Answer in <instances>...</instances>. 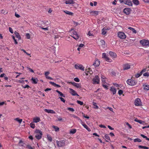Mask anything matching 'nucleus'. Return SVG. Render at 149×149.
<instances>
[{
  "instance_id": "10",
  "label": "nucleus",
  "mask_w": 149,
  "mask_h": 149,
  "mask_svg": "<svg viewBox=\"0 0 149 149\" xmlns=\"http://www.w3.org/2000/svg\"><path fill=\"white\" fill-rule=\"evenodd\" d=\"M131 65L129 63H126L123 65V70H127L130 69V68Z\"/></svg>"
},
{
  "instance_id": "23",
  "label": "nucleus",
  "mask_w": 149,
  "mask_h": 149,
  "mask_svg": "<svg viewBox=\"0 0 149 149\" xmlns=\"http://www.w3.org/2000/svg\"><path fill=\"white\" fill-rule=\"evenodd\" d=\"M15 34L16 37L18 39V40L21 39V36H20L19 33L16 31H15L14 32Z\"/></svg>"
},
{
  "instance_id": "25",
  "label": "nucleus",
  "mask_w": 149,
  "mask_h": 149,
  "mask_svg": "<svg viewBox=\"0 0 149 149\" xmlns=\"http://www.w3.org/2000/svg\"><path fill=\"white\" fill-rule=\"evenodd\" d=\"M50 83L52 84L53 86L55 87H56L57 88L60 87L61 86L60 85L58 84H57L54 82L50 81L49 82Z\"/></svg>"
},
{
  "instance_id": "15",
  "label": "nucleus",
  "mask_w": 149,
  "mask_h": 149,
  "mask_svg": "<svg viewBox=\"0 0 149 149\" xmlns=\"http://www.w3.org/2000/svg\"><path fill=\"white\" fill-rule=\"evenodd\" d=\"M45 111L48 113H51L52 114H55L56 112L52 110L47 109H45L44 110Z\"/></svg>"
},
{
  "instance_id": "62",
  "label": "nucleus",
  "mask_w": 149,
  "mask_h": 149,
  "mask_svg": "<svg viewBox=\"0 0 149 149\" xmlns=\"http://www.w3.org/2000/svg\"><path fill=\"white\" fill-rule=\"evenodd\" d=\"M19 143L21 144V146H24V144L23 143V142L21 140H20L19 141Z\"/></svg>"
},
{
  "instance_id": "46",
  "label": "nucleus",
  "mask_w": 149,
  "mask_h": 149,
  "mask_svg": "<svg viewBox=\"0 0 149 149\" xmlns=\"http://www.w3.org/2000/svg\"><path fill=\"white\" fill-rule=\"evenodd\" d=\"M26 68L28 69V70H29V71H30V72H32V73L34 72V71L33 70H32V69H31V68H30L29 67H26Z\"/></svg>"
},
{
  "instance_id": "52",
  "label": "nucleus",
  "mask_w": 149,
  "mask_h": 149,
  "mask_svg": "<svg viewBox=\"0 0 149 149\" xmlns=\"http://www.w3.org/2000/svg\"><path fill=\"white\" fill-rule=\"evenodd\" d=\"M108 109L111 111L113 112V109L111 107H107V108H105V109Z\"/></svg>"
},
{
  "instance_id": "55",
  "label": "nucleus",
  "mask_w": 149,
  "mask_h": 149,
  "mask_svg": "<svg viewBox=\"0 0 149 149\" xmlns=\"http://www.w3.org/2000/svg\"><path fill=\"white\" fill-rule=\"evenodd\" d=\"M26 148L28 149H33L32 147L30 145H26Z\"/></svg>"
},
{
  "instance_id": "9",
  "label": "nucleus",
  "mask_w": 149,
  "mask_h": 149,
  "mask_svg": "<svg viewBox=\"0 0 149 149\" xmlns=\"http://www.w3.org/2000/svg\"><path fill=\"white\" fill-rule=\"evenodd\" d=\"M69 90L70 91V93L73 96H79V95L73 89L71 88H70Z\"/></svg>"
},
{
  "instance_id": "13",
  "label": "nucleus",
  "mask_w": 149,
  "mask_h": 149,
  "mask_svg": "<svg viewBox=\"0 0 149 149\" xmlns=\"http://www.w3.org/2000/svg\"><path fill=\"white\" fill-rule=\"evenodd\" d=\"M124 3L129 6H132V3L130 0H125Z\"/></svg>"
},
{
  "instance_id": "50",
  "label": "nucleus",
  "mask_w": 149,
  "mask_h": 149,
  "mask_svg": "<svg viewBox=\"0 0 149 149\" xmlns=\"http://www.w3.org/2000/svg\"><path fill=\"white\" fill-rule=\"evenodd\" d=\"M50 73L48 71L45 72V75L46 77V78L48 76Z\"/></svg>"
},
{
  "instance_id": "21",
  "label": "nucleus",
  "mask_w": 149,
  "mask_h": 149,
  "mask_svg": "<svg viewBox=\"0 0 149 149\" xmlns=\"http://www.w3.org/2000/svg\"><path fill=\"white\" fill-rule=\"evenodd\" d=\"M65 3L66 4H73L74 3V2L73 0H68L66 1Z\"/></svg>"
},
{
  "instance_id": "18",
  "label": "nucleus",
  "mask_w": 149,
  "mask_h": 149,
  "mask_svg": "<svg viewBox=\"0 0 149 149\" xmlns=\"http://www.w3.org/2000/svg\"><path fill=\"white\" fill-rule=\"evenodd\" d=\"M33 122L37 123L40 121V118L39 117H36L33 118Z\"/></svg>"
},
{
  "instance_id": "48",
  "label": "nucleus",
  "mask_w": 149,
  "mask_h": 149,
  "mask_svg": "<svg viewBox=\"0 0 149 149\" xmlns=\"http://www.w3.org/2000/svg\"><path fill=\"white\" fill-rule=\"evenodd\" d=\"M26 36L27 39H29L30 38V34L29 33H26Z\"/></svg>"
},
{
  "instance_id": "7",
  "label": "nucleus",
  "mask_w": 149,
  "mask_h": 149,
  "mask_svg": "<svg viewBox=\"0 0 149 149\" xmlns=\"http://www.w3.org/2000/svg\"><path fill=\"white\" fill-rule=\"evenodd\" d=\"M134 104L135 106H141L142 104L141 100L139 98L136 99L134 102Z\"/></svg>"
},
{
  "instance_id": "42",
  "label": "nucleus",
  "mask_w": 149,
  "mask_h": 149,
  "mask_svg": "<svg viewBox=\"0 0 149 149\" xmlns=\"http://www.w3.org/2000/svg\"><path fill=\"white\" fill-rule=\"evenodd\" d=\"M30 126L33 129H34L35 127V124L33 123H31L30 124Z\"/></svg>"
},
{
  "instance_id": "44",
  "label": "nucleus",
  "mask_w": 149,
  "mask_h": 149,
  "mask_svg": "<svg viewBox=\"0 0 149 149\" xmlns=\"http://www.w3.org/2000/svg\"><path fill=\"white\" fill-rule=\"evenodd\" d=\"M96 103L95 102H93V105L95 106L94 108L95 109H97L98 108V106L97 105Z\"/></svg>"
},
{
  "instance_id": "17",
  "label": "nucleus",
  "mask_w": 149,
  "mask_h": 149,
  "mask_svg": "<svg viewBox=\"0 0 149 149\" xmlns=\"http://www.w3.org/2000/svg\"><path fill=\"white\" fill-rule=\"evenodd\" d=\"M110 90L112 92L113 95L115 94L116 93V89L113 86L111 87Z\"/></svg>"
},
{
  "instance_id": "5",
  "label": "nucleus",
  "mask_w": 149,
  "mask_h": 149,
  "mask_svg": "<svg viewBox=\"0 0 149 149\" xmlns=\"http://www.w3.org/2000/svg\"><path fill=\"white\" fill-rule=\"evenodd\" d=\"M56 143L58 146L59 147L64 146L65 145V141L64 140L56 141Z\"/></svg>"
},
{
  "instance_id": "63",
  "label": "nucleus",
  "mask_w": 149,
  "mask_h": 149,
  "mask_svg": "<svg viewBox=\"0 0 149 149\" xmlns=\"http://www.w3.org/2000/svg\"><path fill=\"white\" fill-rule=\"evenodd\" d=\"M99 126L101 128H106V126H105L104 125H99Z\"/></svg>"
},
{
  "instance_id": "6",
  "label": "nucleus",
  "mask_w": 149,
  "mask_h": 149,
  "mask_svg": "<svg viewBox=\"0 0 149 149\" xmlns=\"http://www.w3.org/2000/svg\"><path fill=\"white\" fill-rule=\"evenodd\" d=\"M74 67L77 69L83 71L84 70V67L81 64H77L75 65Z\"/></svg>"
},
{
  "instance_id": "22",
  "label": "nucleus",
  "mask_w": 149,
  "mask_h": 149,
  "mask_svg": "<svg viewBox=\"0 0 149 149\" xmlns=\"http://www.w3.org/2000/svg\"><path fill=\"white\" fill-rule=\"evenodd\" d=\"M99 11H92L91 13L92 15H97L98 14Z\"/></svg>"
},
{
  "instance_id": "45",
  "label": "nucleus",
  "mask_w": 149,
  "mask_h": 149,
  "mask_svg": "<svg viewBox=\"0 0 149 149\" xmlns=\"http://www.w3.org/2000/svg\"><path fill=\"white\" fill-rule=\"evenodd\" d=\"M77 103L78 104H80L81 105H82L83 104V102L79 100H77Z\"/></svg>"
},
{
  "instance_id": "59",
  "label": "nucleus",
  "mask_w": 149,
  "mask_h": 149,
  "mask_svg": "<svg viewBox=\"0 0 149 149\" xmlns=\"http://www.w3.org/2000/svg\"><path fill=\"white\" fill-rule=\"evenodd\" d=\"M107 56L106 55V54L105 53H103L102 54V58H104Z\"/></svg>"
},
{
  "instance_id": "24",
  "label": "nucleus",
  "mask_w": 149,
  "mask_h": 149,
  "mask_svg": "<svg viewBox=\"0 0 149 149\" xmlns=\"http://www.w3.org/2000/svg\"><path fill=\"white\" fill-rule=\"evenodd\" d=\"M77 131V130L75 129H72L70 130V134H75Z\"/></svg>"
},
{
  "instance_id": "36",
  "label": "nucleus",
  "mask_w": 149,
  "mask_h": 149,
  "mask_svg": "<svg viewBox=\"0 0 149 149\" xmlns=\"http://www.w3.org/2000/svg\"><path fill=\"white\" fill-rule=\"evenodd\" d=\"M47 139L48 140V141L50 142H52V137L49 135H47Z\"/></svg>"
},
{
  "instance_id": "54",
  "label": "nucleus",
  "mask_w": 149,
  "mask_h": 149,
  "mask_svg": "<svg viewBox=\"0 0 149 149\" xmlns=\"http://www.w3.org/2000/svg\"><path fill=\"white\" fill-rule=\"evenodd\" d=\"M74 80L75 81L79 82L80 81L79 79L77 77H76L74 79Z\"/></svg>"
},
{
  "instance_id": "64",
  "label": "nucleus",
  "mask_w": 149,
  "mask_h": 149,
  "mask_svg": "<svg viewBox=\"0 0 149 149\" xmlns=\"http://www.w3.org/2000/svg\"><path fill=\"white\" fill-rule=\"evenodd\" d=\"M88 35L89 36H93V33H91L89 31L88 32Z\"/></svg>"
},
{
  "instance_id": "14",
  "label": "nucleus",
  "mask_w": 149,
  "mask_h": 149,
  "mask_svg": "<svg viewBox=\"0 0 149 149\" xmlns=\"http://www.w3.org/2000/svg\"><path fill=\"white\" fill-rule=\"evenodd\" d=\"M100 64V61L98 60L97 59L95 61L93 65L95 67H97L99 66Z\"/></svg>"
},
{
  "instance_id": "28",
  "label": "nucleus",
  "mask_w": 149,
  "mask_h": 149,
  "mask_svg": "<svg viewBox=\"0 0 149 149\" xmlns=\"http://www.w3.org/2000/svg\"><path fill=\"white\" fill-rule=\"evenodd\" d=\"M56 91L57 92V93H58L60 95L61 97H65V95L63 93H62L60 91L56 90Z\"/></svg>"
},
{
  "instance_id": "8",
  "label": "nucleus",
  "mask_w": 149,
  "mask_h": 149,
  "mask_svg": "<svg viewBox=\"0 0 149 149\" xmlns=\"http://www.w3.org/2000/svg\"><path fill=\"white\" fill-rule=\"evenodd\" d=\"M131 10L129 8H125L123 10V12L127 15H129L131 11Z\"/></svg>"
},
{
  "instance_id": "53",
  "label": "nucleus",
  "mask_w": 149,
  "mask_h": 149,
  "mask_svg": "<svg viewBox=\"0 0 149 149\" xmlns=\"http://www.w3.org/2000/svg\"><path fill=\"white\" fill-rule=\"evenodd\" d=\"M68 109L72 112H73L74 111V110L73 108H71L68 107Z\"/></svg>"
},
{
  "instance_id": "1",
  "label": "nucleus",
  "mask_w": 149,
  "mask_h": 149,
  "mask_svg": "<svg viewBox=\"0 0 149 149\" xmlns=\"http://www.w3.org/2000/svg\"><path fill=\"white\" fill-rule=\"evenodd\" d=\"M35 133L36 134L35 135L36 138L38 140L40 139L42 137V132L39 130H36L35 131Z\"/></svg>"
},
{
  "instance_id": "40",
  "label": "nucleus",
  "mask_w": 149,
  "mask_h": 149,
  "mask_svg": "<svg viewBox=\"0 0 149 149\" xmlns=\"http://www.w3.org/2000/svg\"><path fill=\"white\" fill-rule=\"evenodd\" d=\"M104 137L107 140H108L109 141L110 140V137L108 134H105V135H104Z\"/></svg>"
},
{
  "instance_id": "12",
  "label": "nucleus",
  "mask_w": 149,
  "mask_h": 149,
  "mask_svg": "<svg viewBox=\"0 0 149 149\" xmlns=\"http://www.w3.org/2000/svg\"><path fill=\"white\" fill-rule=\"evenodd\" d=\"M68 83L70 84H71L74 86H75V87H76L77 88H80L81 87L80 84L74 82H68Z\"/></svg>"
},
{
  "instance_id": "3",
  "label": "nucleus",
  "mask_w": 149,
  "mask_h": 149,
  "mask_svg": "<svg viewBox=\"0 0 149 149\" xmlns=\"http://www.w3.org/2000/svg\"><path fill=\"white\" fill-rule=\"evenodd\" d=\"M127 83L130 86H134L137 83V81L132 79H128L127 81Z\"/></svg>"
},
{
  "instance_id": "29",
  "label": "nucleus",
  "mask_w": 149,
  "mask_h": 149,
  "mask_svg": "<svg viewBox=\"0 0 149 149\" xmlns=\"http://www.w3.org/2000/svg\"><path fill=\"white\" fill-rule=\"evenodd\" d=\"M102 86L106 89H108V86L107 85V83H103L102 84Z\"/></svg>"
},
{
  "instance_id": "27",
  "label": "nucleus",
  "mask_w": 149,
  "mask_h": 149,
  "mask_svg": "<svg viewBox=\"0 0 149 149\" xmlns=\"http://www.w3.org/2000/svg\"><path fill=\"white\" fill-rule=\"evenodd\" d=\"M128 29L132 32L133 33H137L136 31L133 28L131 27H129Z\"/></svg>"
},
{
  "instance_id": "49",
  "label": "nucleus",
  "mask_w": 149,
  "mask_h": 149,
  "mask_svg": "<svg viewBox=\"0 0 149 149\" xmlns=\"http://www.w3.org/2000/svg\"><path fill=\"white\" fill-rule=\"evenodd\" d=\"M12 38L13 39V40H14L15 44H17L18 43H17V41L15 39V37H14V36H12Z\"/></svg>"
},
{
  "instance_id": "19",
  "label": "nucleus",
  "mask_w": 149,
  "mask_h": 149,
  "mask_svg": "<svg viewBox=\"0 0 149 149\" xmlns=\"http://www.w3.org/2000/svg\"><path fill=\"white\" fill-rule=\"evenodd\" d=\"M81 124L84 127V128H86L89 131V130H90L89 128H88V126L86 125L84 122H83L82 121H81Z\"/></svg>"
},
{
  "instance_id": "35",
  "label": "nucleus",
  "mask_w": 149,
  "mask_h": 149,
  "mask_svg": "<svg viewBox=\"0 0 149 149\" xmlns=\"http://www.w3.org/2000/svg\"><path fill=\"white\" fill-rule=\"evenodd\" d=\"M105 60L109 62H111L112 61V60L110 58L108 57V56H107L106 57L104 58Z\"/></svg>"
},
{
  "instance_id": "20",
  "label": "nucleus",
  "mask_w": 149,
  "mask_h": 149,
  "mask_svg": "<svg viewBox=\"0 0 149 149\" xmlns=\"http://www.w3.org/2000/svg\"><path fill=\"white\" fill-rule=\"evenodd\" d=\"M31 80L32 81V83L35 84H37L38 81L37 78H34L33 77H32Z\"/></svg>"
},
{
  "instance_id": "33",
  "label": "nucleus",
  "mask_w": 149,
  "mask_h": 149,
  "mask_svg": "<svg viewBox=\"0 0 149 149\" xmlns=\"http://www.w3.org/2000/svg\"><path fill=\"white\" fill-rule=\"evenodd\" d=\"M14 120H15L18 122L20 124L22 123V119H20L19 118H15V119H14Z\"/></svg>"
},
{
  "instance_id": "41",
  "label": "nucleus",
  "mask_w": 149,
  "mask_h": 149,
  "mask_svg": "<svg viewBox=\"0 0 149 149\" xmlns=\"http://www.w3.org/2000/svg\"><path fill=\"white\" fill-rule=\"evenodd\" d=\"M134 121L136 122H137L140 124H142V122H143V121L141 120H138V119H137V118L135 119V120H134Z\"/></svg>"
},
{
  "instance_id": "4",
  "label": "nucleus",
  "mask_w": 149,
  "mask_h": 149,
  "mask_svg": "<svg viewBox=\"0 0 149 149\" xmlns=\"http://www.w3.org/2000/svg\"><path fill=\"white\" fill-rule=\"evenodd\" d=\"M118 36L120 38L122 39H125L126 37V36L125 33L121 31H119L118 33Z\"/></svg>"
},
{
  "instance_id": "37",
  "label": "nucleus",
  "mask_w": 149,
  "mask_h": 149,
  "mask_svg": "<svg viewBox=\"0 0 149 149\" xmlns=\"http://www.w3.org/2000/svg\"><path fill=\"white\" fill-rule=\"evenodd\" d=\"M138 147L140 148H144V149H148L149 148L146 146H143L139 145L138 146Z\"/></svg>"
},
{
  "instance_id": "39",
  "label": "nucleus",
  "mask_w": 149,
  "mask_h": 149,
  "mask_svg": "<svg viewBox=\"0 0 149 149\" xmlns=\"http://www.w3.org/2000/svg\"><path fill=\"white\" fill-rule=\"evenodd\" d=\"M102 33L103 35H105L107 33L106 31L105 30L104 28H103L102 29Z\"/></svg>"
},
{
  "instance_id": "26",
  "label": "nucleus",
  "mask_w": 149,
  "mask_h": 149,
  "mask_svg": "<svg viewBox=\"0 0 149 149\" xmlns=\"http://www.w3.org/2000/svg\"><path fill=\"white\" fill-rule=\"evenodd\" d=\"M63 12L65 13L67 15H73V13H72L71 12L69 11L68 10H63Z\"/></svg>"
},
{
  "instance_id": "57",
  "label": "nucleus",
  "mask_w": 149,
  "mask_h": 149,
  "mask_svg": "<svg viewBox=\"0 0 149 149\" xmlns=\"http://www.w3.org/2000/svg\"><path fill=\"white\" fill-rule=\"evenodd\" d=\"M9 31L10 32L12 33H13V31L12 29L10 27H9Z\"/></svg>"
},
{
  "instance_id": "61",
  "label": "nucleus",
  "mask_w": 149,
  "mask_h": 149,
  "mask_svg": "<svg viewBox=\"0 0 149 149\" xmlns=\"http://www.w3.org/2000/svg\"><path fill=\"white\" fill-rule=\"evenodd\" d=\"M22 87L24 88H29L30 87V86H29V85H25V86H22Z\"/></svg>"
},
{
  "instance_id": "47",
  "label": "nucleus",
  "mask_w": 149,
  "mask_h": 149,
  "mask_svg": "<svg viewBox=\"0 0 149 149\" xmlns=\"http://www.w3.org/2000/svg\"><path fill=\"white\" fill-rule=\"evenodd\" d=\"M143 76L145 77H149V73L148 72H147L143 74Z\"/></svg>"
},
{
  "instance_id": "60",
  "label": "nucleus",
  "mask_w": 149,
  "mask_h": 149,
  "mask_svg": "<svg viewBox=\"0 0 149 149\" xmlns=\"http://www.w3.org/2000/svg\"><path fill=\"white\" fill-rule=\"evenodd\" d=\"M59 98L60 99L61 101L63 102H65V100L62 97H59Z\"/></svg>"
},
{
  "instance_id": "11",
  "label": "nucleus",
  "mask_w": 149,
  "mask_h": 149,
  "mask_svg": "<svg viewBox=\"0 0 149 149\" xmlns=\"http://www.w3.org/2000/svg\"><path fill=\"white\" fill-rule=\"evenodd\" d=\"M72 33L75 36H72V37L75 40H77L79 38V36L78 35L77 32L75 31H72Z\"/></svg>"
},
{
  "instance_id": "31",
  "label": "nucleus",
  "mask_w": 149,
  "mask_h": 149,
  "mask_svg": "<svg viewBox=\"0 0 149 149\" xmlns=\"http://www.w3.org/2000/svg\"><path fill=\"white\" fill-rule=\"evenodd\" d=\"M99 82V79H93V84H98Z\"/></svg>"
},
{
  "instance_id": "32",
  "label": "nucleus",
  "mask_w": 149,
  "mask_h": 149,
  "mask_svg": "<svg viewBox=\"0 0 149 149\" xmlns=\"http://www.w3.org/2000/svg\"><path fill=\"white\" fill-rule=\"evenodd\" d=\"M52 127L55 129L56 132H58L59 130V129L58 127L57 126H53Z\"/></svg>"
},
{
  "instance_id": "16",
  "label": "nucleus",
  "mask_w": 149,
  "mask_h": 149,
  "mask_svg": "<svg viewBox=\"0 0 149 149\" xmlns=\"http://www.w3.org/2000/svg\"><path fill=\"white\" fill-rule=\"evenodd\" d=\"M109 54L111 56L114 58H115L117 56L116 54L114 52L110 51L109 52Z\"/></svg>"
},
{
  "instance_id": "56",
  "label": "nucleus",
  "mask_w": 149,
  "mask_h": 149,
  "mask_svg": "<svg viewBox=\"0 0 149 149\" xmlns=\"http://www.w3.org/2000/svg\"><path fill=\"white\" fill-rule=\"evenodd\" d=\"M123 91L121 90H120L118 91V93L119 95H122L123 93Z\"/></svg>"
},
{
  "instance_id": "58",
  "label": "nucleus",
  "mask_w": 149,
  "mask_h": 149,
  "mask_svg": "<svg viewBox=\"0 0 149 149\" xmlns=\"http://www.w3.org/2000/svg\"><path fill=\"white\" fill-rule=\"evenodd\" d=\"M146 70V68H144V69H143L140 72H141V74H142V73H143V72H145Z\"/></svg>"
},
{
  "instance_id": "38",
  "label": "nucleus",
  "mask_w": 149,
  "mask_h": 149,
  "mask_svg": "<svg viewBox=\"0 0 149 149\" xmlns=\"http://www.w3.org/2000/svg\"><path fill=\"white\" fill-rule=\"evenodd\" d=\"M134 142H140L141 141V140L139 138H136L134 139Z\"/></svg>"
},
{
  "instance_id": "34",
  "label": "nucleus",
  "mask_w": 149,
  "mask_h": 149,
  "mask_svg": "<svg viewBox=\"0 0 149 149\" xmlns=\"http://www.w3.org/2000/svg\"><path fill=\"white\" fill-rule=\"evenodd\" d=\"M143 87H144V89L145 90H149V85H144Z\"/></svg>"
},
{
  "instance_id": "30",
  "label": "nucleus",
  "mask_w": 149,
  "mask_h": 149,
  "mask_svg": "<svg viewBox=\"0 0 149 149\" xmlns=\"http://www.w3.org/2000/svg\"><path fill=\"white\" fill-rule=\"evenodd\" d=\"M133 3L135 5H137L139 3V2L138 0H132Z\"/></svg>"
},
{
  "instance_id": "43",
  "label": "nucleus",
  "mask_w": 149,
  "mask_h": 149,
  "mask_svg": "<svg viewBox=\"0 0 149 149\" xmlns=\"http://www.w3.org/2000/svg\"><path fill=\"white\" fill-rule=\"evenodd\" d=\"M141 75L142 74H141V72H140V73H138L136 74L135 75V76L136 78H137L140 77Z\"/></svg>"
},
{
  "instance_id": "2",
  "label": "nucleus",
  "mask_w": 149,
  "mask_h": 149,
  "mask_svg": "<svg viewBox=\"0 0 149 149\" xmlns=\"http://www.w3.org/2000/svg\"><path fill=\"white\" fill-rule=\"evenodd\" d=\"M140 43L143 46H149V40L143 39L140 40Z\"/></svg>"
},
{
  "instance_id": "51",
  "label": "nucleus",
  "mask_w": 149,
  "mask_h": 149,
  "mask_svg": "<svg viewBox=\"0 0 149 149\" xmlns=\"http://www.w3.org/2000/svg\"><path fill=\"white\" fill-rule=\"evenodd\" d=\"M125 124L127 125L128 126L130 129L132 128V126L128 122H126L125 123Z\"/></svg>"
}]
</instances>
